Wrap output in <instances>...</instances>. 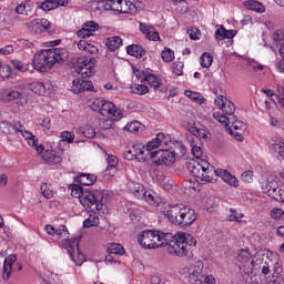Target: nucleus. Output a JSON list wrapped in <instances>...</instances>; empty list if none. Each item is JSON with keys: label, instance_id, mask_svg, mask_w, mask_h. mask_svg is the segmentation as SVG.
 Masks as SVG:
<instances>
[{"label": "nucleus", "instance_id": "72a5a7b5", "mask_svg": "<svg viewBox=\"0 0 284 284\" xmlns=\"http://www.w3.org/2000/svg\"><path fill=\"white\" fill-rule=\"evenodd\" d=\"M244 6L245 8H247V10H252L253 12H258L260 14H263V12H265V6H263V3L256 0L245 1Z\"/></svg>", "mask_w": 284, "mask_h": 284}, {"label": "nucleus", "instance_id": "a19ab883", "mask_svg": "<svg viewBox=\"0 0 284 284\" xmlns=\"http://www.w3.org/2000/svg\"><path fill=\"white\" fill-rule=\"evenodd\" d=\"M180 239L183 241V243H185L186 247H194L196 245V239H194V236H192L189 233H183L180 232L178 233Z\"/></svg>", "mask_w": 284, "mask_h": 284}, {"label": "nucleus", "instance_id": "f3484780", "mask_svg": "<svg viewBox=\"0 0 284 284\" xmlns=\"http://www.w3.org/2000/svg\"><path fill=\"white\" fill-rule=\"evenodd\" d=\"M265 265L272 267L274 276H281L283 274V266H281V257L278 255L274 253L267 254Z\"/></svg>", "mask_w": 284, "mask_h": 284}, {"label": "nucleus", "instance_id": "c756f323", "mask_svg": "<svg viewBox=\"0 0 284 284\" xmlns=\"http://www.w3.org/2000/svg\"><path fill=\"white\" fill-rule=\"evenodd\" d=\"M123 3V0H109V11L114 12L115 14H124L128 10Z\"/></svg>", "mask_w": 284, "mask_h": 284}, {"label": "nucleus", "instance_id": "09e8293b", "mask_svg": "<svg viewBox=\"0 0 284 284\" xmlns=\"http://www.w3.org/2000/svg\"><path fill=\"white\" fill-rule=\"evenodd\" d=\"M41 193L44 196V199H52V196H54V191L52 190V184L42 183L41 184Z\"/></svg>", "mask_w": 284, "mask_h": 284}, {"label": "nucleus", "instance_id": "6e6d98bb", "mask_svg": "<svg viewBox=\"0 0 284 284\" xmlns=\"http://www.w3.org/2000/svg\"><path fill=\"white\" fill-rule=\"evenodd\" d=\"M82 85H83V80L81 79H74L72 81V87H71V92L73 94H81L82 92Z\"/></svg>", "mask_w": 284, "mask_h": 284}, {"label": "nucleus", "instance_id": "e433bc0d", "mask_svg": "<svg viewBox=\"0 0 284 284\" xmlns=\"http://www.w3.org/2000/svg\"><path fill=\"white\" fill-rule=\"evenodd\" d=\"M108 253L113 254L114 256H123L125 254V250L119 243H110L108 245Z\"/></svg>", "mask_w": 284, "mask_h": 284}, {"label": "nucleus", "instance_id": "6ab92c4d", "mask_svg": "<svg viewBox=\"0 0 284 284\" xmlns=\"http://www.w3.org/2000/svg\"><path fill=\"white\" fill-rule=\"evenodd\" d=\"M20 134L27 141L28 145H30V148H33L36 152H43V144H40V145L38 144L39 141L37 140V136L32 134V132L24 129V131L21 132Z\"/></svg>", "mask_w": 284, "mask_h": 284}, {"label": "nucleus", "instance_id": "412c9836", "mask_svg": "<svg viewBox=\"0 0 284 284\" xmlns=\"http://www.w3.org/2000/svg\"><path fill=\"white\" fill-rule=\"evenodd\" d=\"M38 154H41V158L48 163V165H57L63 161V158L54 153V151H44L43 149L42 152H38Z\"/></svg>", "mask_w": 284, "mask_h": 284}, {"label": "nucleus", "instance_id": "4be33fe9", "mask_svg": "<svg viewBox=\"0 0 284 284\" xmlns=\"http://www.w3.org/2000/svg\"><path fill=\"white\" fill-rule=\"evenodd\" d=\"M139 28L140 32H142V34H144L149 41H159V32L156 29H154V27H150L143 22H140Z\"/></svg>", "mask_w": 284, "mask_h": 284}, {"label": "nucleus", "instance_id": "2f4dec72", "mask_svg": "<svg viewBox=\"0 0 284 284\" xmlns=\"http://www.w3.org/2000/svg\"><path fill=\"white\" fill-rule=\"evenodd\" d=\"M77 183H80V185H94L97 183V176L92 174L87 173H80L78 176H75Z\"/></svg>", "mask_w": 284, "mask_h": 284}, {"label": "nucleus", "instance_id": "cd10ccee", "mask_svg": "<svg viewBox=\"0 0 284 284\" xmlns=\"http://www.w3.org/2000/svg\"><path fill=\"white\" fill-rule=\"evenodd\" d=\"M278 180L270 176L262 183V191L264 192V194H267V196H271L272 192L276 190Z\"/></svg>", "mask_w": 284, "mask_h": 284}, {"label": "nucleus", "instance_id": "7c9ffc66", "mask_svg": "<svg viewBox=\"0 0 284 284\" xmlns=\"http://www.w3.org/2000/svg\"><path fill=\"white\" fill-rule=\"evenodd\" d=\"M78 50H81L82 52H89V54H99V48L85 40H80L78 42Z\"/></svg>", "mask_w": 284, "mask_h": 284}, {"label": "nucleus", "instance_id": "1a4fd4ad", "mask_svg": "<svg viewBox=\"0 0 284 284\" xmlns=\"http://www.w3.org/2000/svg\"><path fill=\"white\" fill-rule=\"evenodd\" d=\"M190 284H216V280L212 275H203V262L199 261L190 268Z\"/></svg>", "mask_w": 284, "mask_h": 284}, {"label": "nucleus", "instance_id": "052dcab7", "mask_svg": "<svg viewBox=\"0 0 284 284\" xmlns=\"http://www.w3.org/2000/svg\"><path fill=\"white\" fill-rule=\"evenodd\" d=\"M60 136L62 142L74 143V132L63 131Z\"/></svg>", "mask_w": 284, "mask_h": 284}, {"label": "nucleus", "instance_id": "dca6fc26", "mask_svg": "<svg viewBox=\"0 0 284 284\" xmlns=\"http://www.w3.org/2000/svg\"><path fill=\"white\" fill-rule=\"evenodd\" d=\"M214 176H220V179H222V181H224V183H226V185H230L231 187H239L240 185L239 179L230 173V171L227 170L214 169Z\"/></svg>", "mask_w": 284, "mask_h": 284}, {"label": "nucleus", "instance_id": "7ed1b4c3", "mask_svg": "<svg viewBox=\"0 0 284 284\" xmlns=\"http://www.w3.org/2000/svg\"><path fill=\"white\" fill-rule=\"evenodd\" d=\"M172 239V233H163L155 230L142 231L138 235V242L144 250H156L163 247L164 243Z\"/></svg>", "mask_w": 284, "mask_h": 284}, {"label": "nucleus", "instance_id": "f257e3e1", "mask_svg": "<svg viewBox=\"0 0 284 284\" xmlns=\"http://www.w3.org/2000/svg\"><path fill=\"white\" fill-rule=\"evenodd\" d=\"M54 239L55 241H61L62 245L70 255V258L75 265H83L85 255H83V253H81L79 250V239L74 237L73 240H70L68 226L61 225L58 230H55Z\"/></svg>", "mask_w": 284, "mask_h": 284}, {"label": "nucleus", "instance_id": "4468645a", "mask_svg": "<svg viewBox=\"0 0 284 284\" xmlns=\"http://www.w3.org/2000/svg\"><path fill=\"white\" fill-rule=\"evenodd\" d=\"M26 26L31 34H43V32H48L52 28V23L48 19H33Z\"/></svg>", "mask_w": 284, "mask_h": 284}, {"label": "nucleus", "instance_id": "5701e85b", "mask_svg": "<svg viewBox=\"0 0 284 284\" xmlns=\"http://www.w3.org/2000/svg\"><path fill=\"white\" fill-rule=\"evenodd\" d=\"M21 99H23V93L12 89H8L2 93V101L6 102L18 100V105H23V101H21Z\"/></svg>", "mask_w": 284, "mask_h": 284}, {"label": "nucleus", "instance_id": "0e129e2a", "mask_svg": "<svg viewBox=\"0 0 284 284\" xmlns=\"http://www.w3.org/2000/svg\"><path fill=\"white\" fill-rule=\"evenodd\" d=\"M11 64L16 70H18V72H28L27 67L23 65V62H21L20 60H12Z\"/></svg>", "mask_w": 284, "mask_h": 284}, {"label": "nucleus", "instance_id": "473e14b6", "mask_svg": "<svg viewBox=\"0 0 284 284\" xmlns=\"http://www.w3.org/2000/svg\"><path fill=\"white\" fill-rule=\"evenodd\" d=\"M128 187L136 199H141L143 196V193L145 192V187L143 186V184L138 182H130L128 184Z\"/></svg>", "mask_w": 284, "mask_h": 284}, {"label": "nucleus", "instance_id": "13d9d810", "mask_svg": "<svg viewBox=\"0 0 284 284\" xmlns=\"http://www.w3.org/2000/svg\"><path fill=\"white\" fill-rule=\"evenodd\" d=\"M77 36L80 39H88L89 37H94V30H89V29H85V27H82V29H80L77 32Z\"/></svg>", "mask_w": 284, "mask_h": 284}, {"label": "nucleus", "instance_id": "f03ea898", "mask_svg": "<svg viewBox=\"0 0 284 284\" xmlns=\"http://www.w3.org/2000/svg\"><path fill=\"white\" fill-rule=\"evenodd\" d=\"M63 49L53 48L41 50L33 55V68L39 70V72H48L52 70L55 63H61L63 61Z\"/></svg>", "mask_w": 284, "mask_h": 284}, {"label": "nucleus", "instance_id": "9d476101", "mask_svg": "<svg viewBox=\"0 0 284 284\" xmlns=\"http://www.w3.org/2000/svg\"><path fill=\"white\" fill-rule=\"evenodd\" d=\"M73 69L82 79H88L94 74V62H92V58H80Z\"/></svg>", "mask_w": 284, "mask_h": 284}, {"label": "nucleus", "instance_id": "9b49d317", "mask_svg": "<svg viewBox=\"0 0 284 284\" xmlns=\"http://www.w3.org/2000/svg\"><path fill=\"white\" fill-rule=\"evenodd\" d=\"M214 105L219 108V110H222L223 116H227L231 119V116H234V113L236 112V105L234 102L229 100L226 97L217 95L214 99Z\"/></svg>", "mask_w": 284, "mask_h": 284}, {"label": "nucleus", "instance_id": "c9c22d12", "mask_svg": "<svg viewBox=\"0 0 284 284\" xmlns=\"http://www.w3.org/2000/svg\"><path fill=\"white\" fill-rule=\"evenodd\" d=\"M128 54L131 57H136V59H141L143 54H145V50L141 45L138 44H131L126 48Z\"/></svg>", "mask_w": 284, "mask_h": 284}, {"label": "nucleus", "instance_id": "3c124183", "mask_svg": "<svg viewBox=\"0 0 284 284\" xmlns=\"http://www.w3.org/2000/svg\"><path fill=\"white\" fill-rule=\"evenodd\" d=\"M70 190H71V196H73L74 199H79V201L81 202V196H83V194L85 193V190H83V187L78 184H73L70 187Z\"/></svg>", "mask_w": 284, "mask_h": 284}, {"label": "nucleus", "instance_id": "393cba45", "mask_svg": "<svg viewBox=\"0 0 284 284\" xmlns=\"http://www.w3.org/2000/svg\"><path fill=\"white\" fill-rule=\"evenodd\" d=\"M186 130L193 134V136H196V139H200V141H207L210 139V132L205 131V129H199L196 125L192 123L186 124Z\"/></svg>", "mask_w": 284, "mask_h": 284}, {"label": "nucleus", "instance_id": "a878e982", "mask_svg": "<svg viewBox=\"0 0 284 284\" xmlns=\"http://www.w3.org/2000/svg\"><path fill=\"white\" fill-rule=\"evenodd\" d=\"M17 262V255H9L4 258L3 263V274L2 278L3 281H8L10 278V275L12 274V264Z\"/></svg>", "mask_w": 284, "mask_h": 284}, {"label": "nucleus", "instance_id": "e2e57ef3", "mask_svg": "<svg viewBox=\"0 0 284 284\" xmlns=\"http://www.w3.org/2000/svg\"><path fill=\"white\" fill-rule=\"evenodd\" d=\"M12 131V124L8 121H1L0 122V132L2 134H10Z\"/></svg>", "mask_w": 284, "mask_h": 284}, {"label": "nucleus", "instance_id": "58836bf2", "mask_svg": "<svg viewBox=\"0 0 284 284\" xmlns=\"http://www.w3.org/2000/svg\"><path fill=\"white\" fill-rule=\"evenodd\" d=\"M99 225V215L97 212H91L88 219L83 221V227H97Z\"/></svg>", "mask_w": 284, "mask_h": 284}, {"label": "nucleus", "instance_id": "20e7f679", "mask_svg": "<svg viewBox=\"0 0 284 284\" xmlns=\"http://www.w3.org/2000/svg\"><path fill=\"white\" fill-rule=\"evenodd\" d=\"M187 170L202 183H212L214 181V166L210 165L205 160L187 162Z\"/></svg>", "mask_w": 284, "mask_h": 284}, {"label": "nucleus", "instance_id": "4d7b16f0", "mask_svg": "<svg viewBox=\"0 0 284 284\" xmlns=\"http://www.w3.org/2000/svg\"><path fill=\"white\" fill-rule=\"evenodd\" d=\"M231 214H229L227 216V221H230V223L234 222V223H241V220L243 219V213L240 214V216L236 214V210L234 209H230Z\"/></svg>", "mask_w": 284, "mask_h": 284}, {"label": "nucleus", "instance_id": "338daca9", "mask_svg": "<svg viewBox=\"0 0 284 284\" xmlns=\"http://www.w3.org/2000/svg\"><path fill=\"white\" fill-rule=\"evenodd\" d=\"M284 216V211L282 209H273L271 211V217L274 219L275 221H280V219H283Z\"/></svg>", "mask_w": 284, "mask_h": 284}, {"label": "nucleus", "instance_id": "79ce46f5", "mask_svg": "<svg viewBox=\"0 0 284 284\" xmlns=\"http://www.w3.org/2000/svg\"><path fill=\"white\" fill-rule=\"evenodd\" d=\"M144 81H146L151 88H154V90H159V88H161V80L150 72L144 77Z\"/></svg>", "mask_w": 284, "mask_h": 284}, {"label": "nucleus", "instance_id": "8fccbe9b", "mask_svg": "<svg viewBox=\"0 0 284 284\" xmlns=\"http://www.w3.org/2000/svg\"><path fill=\"white\" fill-rule=\"evenodd\" d=\"M124 130L134 134L139 132V130H143V124L139 121H132L124 126Z\"/></svg>", "mask_w": 284, "mask_h": 284}, {"label": "nucleus", "instance_id": "ea45409f", "mask_svg": "<svg viewBox=\"0 0 284 284\" xmlns=\"http://www.w3.org/2000/svg\"><path fill=\"white\" fill-rule=\"evenodd\" d=\"M32 91L36 94H45V90H50L52 88V84L50 82L43 83V82H36L32 84Z\"/></svg>", "mask_w": 284, "mask_h": 284}, {"label": "nucleus", "instance_id": "6e6552de", "mask_svg": "<svg viewBox=\"0 0 284 284\" xmlns=\"http://www.w3.org/2000/svg\"><path fill=\"white\" fill-rule=\"evenodd\" d=\"M166 247V251L171 254V256H179L180 258H183L186 254L190 252V247L180 239L179 233L176 235H173L171 233V237L169 241H164V246Z\"/></svg>", "mask_w": 284, "mask_h": 284}, {"label": "nucleus", "instance_id": "bf43d9fd", "mask_svg": "<svg viewBox=\"0 0 284 284\" xmlns=\"http://www.w3.org/2000/svg\"><path fill=\"white\" fill-rule=\"evenodd\" d=\"M241 180L244 183H252L254 181V171L247 170L241 174Z\"/></svg>", "mask_w": 284, "mask_h": 284}, {"label": "nucleus", "instance_id": "0eeeda50", "mask_svg": "<svg viewBox=\"0 0 284 284\" xmlns=\"http://www.w3.org/2000/svg\"><path fill=\"white\" fill-rule=\"evenodd\" d=\"M185 145L178 144V148L175 151L170 150H158L152 152L151 159H158L155 160V163L159 165H172L176 161V154L180 156L185 155Z\"/></svg>", "mask_w": 284, "mask_h": 284}, {"label": "nucleus", "instance_id": "37998d69", "mask_svg": "<svg viewBox=\"0 0 284 284\" xmlns=\"http://www.w3.org/2000/svg\"><path fill=\"white\" fill-rule=\"evenodd\" d=\"M213 61H214V58L209 52H204L200 57L201 68H211Z\"/></svg>", "mask_w": 284, "mask_h": 284}, {"label": "nucleus", "instance_id": "c85d7f7f", "mask_svg": "<svg viewBox=\"0 0 284 284\" xmlns=\"http://www.w3.org/2000/svg\"><path fill=\"white\" fill-rule=\"evenodd\" d=\"M250 258H252V254H250L248 250L242 248L237 253V261L247 265L248 270H252L254 267V260L250 261Z\"/></svg>", "mask_w": 284, "mask_h": 284}, {"label": "nucleus", "instance_id": "f704fd0d", "mask_svg": "<svg viewBox=\"0 0 284 284\" xmlns=\"http://www.w3.org/2000/svg\"><path fill=\"white\" fill-rule=\"evenodd\" d=\"M123 43V40L121 37H111L106 39L105 45L111 50V52H114V50H119Z\"/></svg>", "mask_w": 284, "mask_h": 284}, {"label": "nucleus", "instance_id": "de8ad7c7", "mask_svg": "<svg viewBox=\"0 0 284 284\" xmlns=\"http://www.w3.org/2000/svg\"><path fill=\"white\" fill-rule=\"evenodd\" d=\"M123 7L126 10L124 14H136V12H139V7L136 6V3L130 0H124Z\"/></svg>", "mask_w": 284, "mask_h": 284}, {"label": "nucleus", "instance_id": "bb28decb", "mask_svg": "<svg viewBox=\"0 0 284 284\" xmlns=\"http://www.w3.org/2000/svg\"><path fill=\"white\" fill-rule=\"evenodd\" d=\"M270 148H271V150H273V152L278 154V156H280V159H282V161H284V140L283 139L275 138V139L271 140Z\"/></svg>", "mask_w": 284, "mask_h": 284}, {"label": "nucleus", "instance_id": "39448f33", "mask_svg": "<svg viewBox=\"0 0 284 284\" xmlns=\"http://www.w3.org/2000/svg\"><path fill=\"white\" fill-rule=\"evenodd\" d=\"M80 203L89 212H101L103 210V193L99 190H84Z\"/></svg>", "mask_w": 284, "mask_h": 284}, {"label": "nucleus", "instance_id": "774afa93", "mask_svg": "<svg viewBox=\"0 0 284 284\" xmlns=\"http://www.w3.org/2000/svg\"><path fill=\"white\" fill-rule=\"evenodd\" d=\"M276 99L278 100L281 108L284 109V88L283 87H277Z\"/></svg>", "mask_w": 284, "mask_h": 284}, {"label": "nucleus", "instance_id": "aec40b11", "mask_svg": "<svg viewBox=\"0 0 284 284\" xmlns=\"http://www.w3.org/2000/svg\"><path fill=\"white\" fill-rule=\"evenodd\" d=\"M133 149L135 150V160L140 163H145L152 159V152H148L145 145L139 143L133 145Z\"/></svg>", "mask_w": 284, "mask_h": 284}, {"label": "nucleus", "instance_id": "ddd939ff", "mask_svg": "<svg viewBox=\"0 0 284 284\" xmlns=\"http://www.w3.org/2000/svg\"><path fill=\"white\" fill-rule=\"evenodd\" d=\"M183 210H185V205L183 204L169 205L164 209L163 214L174 225H179L181 223V219H183Z\"/></svg>", "mask_w": 284, "mask_h": 284}, {"label": "nucleus", "instance_id": "423d86ee", "mask_svg": "<svg viewBox=\"0 0 284 284\" xmlns=\"http://www.w3.org/2000/svg\"><path fill=\"white\" fill-rule=\"evenodd\" d=\"M91 108L102 116H109V119H114L115 121H121L123 118V113H121V110L114 103L102 98L94 100Z\"/></svg>", "mask_w": 284, "mask_h": 284}, {"label": "nucleus", "instance_id": "2eb2a0df", "mask_svg": "<svg viewBox=\"0 0 284 284\" xmlns=\"http://www.w3.org/2000/svg\"><path fill=\"white\" fill-rule=\"evenodd\" d=\"M197 219L196 211L190 206H184L182 219L180 220V227H190Z\"/></svg>", "mask_w": 284, "mask_h": 284}, {"label": "nucleus", "instance_id": "69168bd1", "mask_svg": "<svg viewBox=\"0 0 284 284\" xmlns=\"http://www.w3.org/2000/svg\"><path fill=\"white\" fill-rule=\"evenodd\" d=\"M28 10H30V4L21 3L16 7L17 14H24L28 17Z\"/></svg>", "mask_w": 284, "mask_h": 284}, {"label": "nucleus", "instance_id": "c03bdc74", "mask_svg": "<svg viewBox=\"0 0 284 284\" xmlns=\"http://www.w3.org/2000/svg\"><path fill=\"white\" fill-rule=\"evenodd\" d=\"M131 92L133 94H139L140 97H143V94H148V92H150V89L145 84L134 83L133 85H131Z\"/></svg>", "mask_w": 284, "mask_h": 284}, {"label": "nucleus", "instance_id": "864d4df0", "mask_svg": "<svg viewBox=\"0 0 284 284\" xmlns=\"http://www.w3.org/2000/svg\"><path fill=\"white\" fill-rule=\"evenodd\" d=\"M39 8L44 12H50V10H57V3L53 0H45L39 4Z\"/></svg>", "mask_w": 284, "mask_h": 284}, {"label": "nucleus", "instance_id": "49530a36", "mask_svg": "<svg viewBox=\"0 0 284 284\" xmlns=\"http://www.w3.org/2000/svg\"><path fill=\"white\" fill-rule=\"evenodd\" d=\"M140 199L149 203V205H159V200L152 194V191H144Z\"/></svg>", "mask_w": 284, "mask_h": 284}, {"label": "nucleus", "instance_id": "4c0bfd02", "mask_svg": "<svg viewBox=\"0 0 284 284\" xmlns=\"http://www.w3.org/2000/svg\"><path fill=\"white\" fill-rule=\"evenodd\" d=\"M106 163V173L114 174L116 172V165H119V158L115 155H108Z\"/></svg>", "mask_w": 284, "mask_h": 284}, {"label": "nucleus", "instance_id": "f8f14e48", "mask_svg": "<svg viewBox=\"0 0 284 284\" xmlns=\"http://www.w3.org/2000/svg\"><path fill=\"white\" fill-rule=\"evenodd\" d=\"M213 119H215V121H219V123H222L224 128H227V125H231L233 130H245V128H247L243 123V121H239V119H236L235 115H232L231 118H229L221 114V112L219 111H213Z\"/></svg>", "mask_w": 284, "mask_h": 284}, {"label": "nucleus", "instance_id": "a211bd4d", "mask_svg": "<svg viewBox=\"0 0 284 284\" xmlns=\"http://www.w3.org/2000/svg\"><path fill=\"white\" fill-rule=\"evenodd\" d=\"M169 141L170 138L165 136V133H158L144 148L146 152H154L160 145H168Z\"/></svg>", "mask_w": 284, "mask_h": 284}, {"label": "nucleus", "instance_id": "a18cd8bd", "mask_svg": "<svg viewBox=\"0 0 284 284\" xmlns=\"http://www.w3.org/2000/svg\"><path fill=\"white\" fill-rule=\"evenodd\" d=\"M184 94H185V97L191 99V101H195V103H199L200 105H203V103H205V98H203V95H201V93L186 90L184 92Z\"/></svg>", "mask_w": 284, "mask_h": 284}, {"label": "nucleus", "instance_id": "603ef678", "mask_svg": "<svg viewBox=\"0 0 284 284\" xmlns=\"http://www.w3.org/2000/svg\"><path fill=\"white\" fill-rule=\"evenodd\" d=\"M161 58L164 63H172L174 59V52L170 48H164V50L161 52Z\"/></svg>", "mask_w": 284, "mask_h": 284}, {"label": "nucleus", "instance_id": "680f3d73", "mask_svg": "<svg viewBox=\"0 0 284 284\" xmlns=\"http://www.w3.org/2000/svg\"><path fill=\"white\" fill-rule=\"evenodd\" d=\"M184 64L182 61H176L173 63V72L176 77H183Z\"/></svg>", "mask_w": 284, "mask_h": 284}, {"label": "nucleus", "instance_id": "b1692460", "mask_svg": "<svg viewBox=\"0 0 284 284\" xmlns=\"http://www.w3.org/2000/svg\"><path fill=\"white\" fill-rule=\"evenodd\" d=\"M215 28V39L217 41H223V39H232L236 34V30H226L223 24H216Z\"/></svg>", "mask_w": 284, "mask_h": 284}, {"label": "nucleus", "instance_id": "5fc2aeb1", "mask_svg": "<svg viewBox=\"0 0 284 284\" xmlns=\"http://www.w3.org/2000/svg\"><path fill=\"white\" fill-rule=\"evenodd\" d=\"M272 39H273L275 45H282V43H284L283 30H275L272 34Z\"/></svg>", "mask_w": 284, "mask_h": 284}]
</instances>
